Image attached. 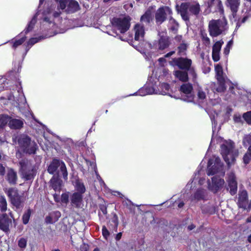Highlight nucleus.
Masks as SVG:
<instances>
[{
    "label": "nucleus",
    "mask_w": 251,
    "mask_h": 251,
    "mask_svg": "<svg viewBox=\"0 0 251 251\" xmlns=\"http://www.w3.org/2000/svg\"><path fill=\"white\" fill-rule=\"evenodd\" d=\"M69 0H55L59 3V7L62 10H64L66 7Z\"/></svg>",
    "instance_id": "de8ad7c7"
},
{
    "label": "nucleus",
    "mask_w": 251,
    "mask_h": 251,
    "mask_svg": "<svg viewBox=\"0 0 251 251\" xmlns=\"http://www.w3.org/2000/svg\"><path fill=\"white\" fill-rule=\"evenodd\" d=\"M201 11L200 5L199 3L192 4L189 2L188 11L192 15H198Z\"/></svg>",
    "instance_id": "a878e982"
},
{
    "label": "nucleus",
    "mask_w": 251,
    "mask_h": 251,
    "mask_svg": "<svg viewBox=\"0 0 251 251\" xmlns=\"http://www.w3.org/2000/svg\"><path fill=\"white\" fill-rule=\"evenodd\" d=\"M160 87L161 89V94L162 95H166L169 93L170 86L168 83L165 82L162 83L160 85Z\"/></svg>",
    "instance_id": "58836bf2"
},
{
    "label": "nucleus",
    "mask_w": 251,
    "mask_h": 251,
    "mask_svg": "<svg viewBox=\"0 0 251 251\" xmlns=\"http://www.w3.org/2000/svg\"><path fill=\"white\" fill-rule=\"evenodd\" d=\"M102 234L104 239H107L110 235V232L105 226L102 227Z\"/></svg>",
    "instance_id": "864d4df0"
},
{
    "label": "nucleus",
    "mask_w": 251,
    "mask_h": 251,
    "mask_svg": "<svg viewBox=\"0 0 251 251\" xmlns=\"http://www.w3.org/2000/svg\"><path fill=\"white\" fill-rule=\"evenodd\" d=\"M99 207L103 215H106L107 214V205L106 204V202L104 201H103V203L99 204Z\"/></svg>",
    "instance_id": "a18cd8bd"
},
{
    "label": "nucleus",
    "mask_w": 251,
    "mask_h": 251,
    "mask_svg": "<svg viewBox=\"0 0 251 251\" xmlns=\"http://www.w3.org/2000/svg\"><path fill=\"white\" fill-rule=\"evenodd\" d=\"M53 197L54 200L56 202H59V199L58 198V195L56 193L54 194L53 195Z\"/></svg>",
    "instance_id": "69168bd1"
},
{
    "label": "nucleus",
    "mask_w": 251,
    "mask_h": 251,
    "mask_svg": "<svg viewBox=\"0 0 251 251\" xmlns=\"http://www.w3.org/2000/svg\"><path fill=\"white\" fill-rule=\"evenodd\" d=\"M208 7L213 9L215 12H219L221 15L224 14V9L221 0H208Z\"/></svg>",
    "instance_id": "ddd939ff"
},
{
    "label": "nucleus",
    "mask_w": 251,
    "mask_h": 251,
    "mask_svg": "<svg viewBox=\"0 0 251 251\" xmlns=\"http://www.w3.org/2000/svg\"><path fill=\"white\" fill-rule=\"evenodd\" d=\"M171 23H173L174 25H172L170 27V30L173 31L175 33H176L178 30V24L177 22L175 20V22L173 21H170Z\"/></svg>",
    "instance_id": "5fc2aeb1"
},
{
    "label": "nucleus",
    "mask_w": 251,
    "mask_h": 251,
    "mask_svg": "<svg viewBox=\"0 0 251 251\" xmlns=\"http://www.w3.org/2000/svg\"><path fill=\"white\" fill-rule=\"evenodd\" d=\"M218 81V86L216 90L218 92H224L226 90V81L224 78H220L217 79Z\"/></svg>",
    "instance_id": "2f4dec72"
},
{
    "label": "nucleus",
    "mask_w": 251,
    "mask_h": 251,
    "mask_svg": "<svg viewBox=\"0 0 251 251\" xmlns=\"http://www.w3.org/2000/svg\"><path fill=\"white\" fill-rule=\"evenodd\" d=\"M239 197L237 204L239 208L245 210L247 209V205L248 202L247 191L243 190L239 193Z\"/></svg>",
    "instance_id": "2eb2a0df"
},
{
    "label": "nucleus",
    "mask_w": 251,
    "mask_h": 251,
    "mask_svg": "<svg viewBox=\"0 0 251 251\" xmlns=\"http://www.w3.org/2000/svg\"><path fill=\"white\" fill-rule=\"evenodd\" d=\"M140 20L142 22L145 23L146 24H149L152 20L151 13L150 11L146 12L141 16Z\"/></svg>",
    "instance_id": "e433bc0d"
},
{
    "label": "nucleus",
    "mask_w": 251,
    "mask_h": 251,
    "mask_svg": "<svg viewBox=\"0 0 251 251\" xmlns=\"http://www.w3.org/2000/svg\"><path fill=\"white\" fill-rule=\"evenodd\" d=\"M20 165L19 171L22 177L25 181L33 180L36 175V171L34 167L27 159H23L19 162Z\"/></svg>",
    "instance_id": "f03ea898"
},
{
    "label": "nucleus",
    "mask_w": 251,
    "mask_h": 251,
    "mask_svg": "<svg viewBox=\"0 0 251 251\" xmlns=\"http://www.w3.org/2000/svg\"><path fill=\"white\" fill-rule=\"evenodd\" d=\"M220 20H212L209 22L208 30L211 36L217 37L222 33L223 30L220 28Z\"/></svg>",
    "instance_id": "6e6552de"
},
{
    "label": "nucleus",
    "mask_w": 251,
    "mask_h": 251,
    "mask_svg": "<svg viewBox=\"0 0 251 251\" xmlns=\"http://www.w3.org/2000/svg\"><path fill=\"white\" fill-rule=\"evenodd\" d=\"M212 57L214 62H218L220 59V52L212 51Z\"/></svg>",
    "instance_id": "6e6d98bb"
},
{
    "label": "nucleus",
    "mask_w": 251,
    "mask_h": 251,
    "mask_svg": "<svg viewBox=\"0 0 251 251\" xmlns=\"http://www.w3.org/2000/svg\"><path fill=\"white\" fill-rule=\"evenodd\" d=\"M234 146L231 143L222 144L221 146V153L227 165L233 162L235 159L232 152Z\"/></svg>",
    "instance_id": "423d86ee"
},
{
    "label": "nucleus",
    "mask_w": 251,
    "mask_h": 251,
    "mask_svg": "<svg viewBox=\"0 0 251 251\" xmlns=\"http://www.w3.org/2000/svg\"><path fill=\"white\" fill-rule=\"evenodd\" d=\"M71 203L72 206L77 208L81 207L83 201V195L79 193L74 192L70 198Z\"/></svg>",
    "instance_id": "f3484780"
},
{
    "label": "nucleus",
    "mask_w": 251,
    "mask_h": 251,
    "mask_svg": "<svg viewBox=\"0 0 251 251\" xmlns=\"http://www.w3.org/2000/svg\"><path fill=\"white\" fill-rule=\"evenodd\" d=\"M12 226V220L6 213L0 215V230L8 234L10 233V226Z\"/></svg>",
    "instance_id": "0eeeda50"
},
{
    "label": "nucleus",
    "mask_w": 251,
    "mask_h": 251,
    "mask_svg": "<svg viewBox=\"0 0 251 251\" xmlns=\"http://www.w3.org/2000/svg\"><path fill=\"white\" fill-rule=\"evenodd\" d=\"M89 245L88 244L83 243L80 247V251H88Z\"/></svg>",
    "instance_id": "052dcab7"
},
{
    "label": "nucleus",
    "mask_w": 251,
    "mask_h": 251,
    "mask_svg": "<svg viewBox=\"0 0 251 251\" xmlns=\"http://www.w3.org/2000/svg\"><path fill=\"white\" fill-rule=\"evenodd\" d=\"M227 186L226 190H229V193L231 196L235 195L237 192V182L234 174L230 175L227 180Z\"/></svg>",
    "instance_id": "1a4fd4ad"
},
{
    "label": "nucleus",
    "mask_w": 251,
    "mask_h": 251,
    "mask_svg": "<svg viewBox=\"0 0 251 251\" xmlns=\"http://www.w3.org/2000/svg\"><path fill=\"white\" fill-rule=\"evenodd\" d=\"M134 39L136 41L142 40L145 34L144 26L140 24H136L134 26Z\"/></svg>",
    "instance_id": "aec40b11"
},
{
    "label": "nucleus",
    "mask_w": 251,
    "mask_h": 251,
    "mask_svg": "<svg viewBox=\"0 0 251 251\" xmlns=\"http://www.w3.org/2000/svg\"><path fill=\"white\" fill-rule=\"evenodd\" d=\"M223 167V165H220V166H219L216 164H214L211 167L208 169L207 175L208 176H213L215 174L220 172L222 170Z\"/></svg>",
    "instance_id": "bb28decb"
},
{
    "label": "nucleus",
    "mask_w": 251,
    "mask_h": 251,
    "mask_svg": "<svg viewBox=\"0 0 251 251\" xmlns=\"http://www.w3.org/2000/svg\"><path fill=\"white\" fill-rule=\"evenodd\" d=\"M130 20L131 18L128 16L123 18L114 17L111 23L113 26L119 30L121 33H125L130 26Z\"/></svg>",
    "instance_id": "39448f33"
},
{
    "label": "nucleus",
    "mask_w": 251,
    "mask_h": 251,
    "mask_svg": "<svg viewBox=\"0 0 251 251\" xmlns=\"http://www.w3.org/2000/svg\"><path fill=\"white\" fill-rule=\"evenodd\" d=\"M225 183L223 178L218 176H214L212 178V185L210 189L214 194H216L223 187Z\"/></svg>",
    "instance_id": "9d476101"
},
{
    "label": "nucleus",
    "mask_w": 251,
    "mask_h": 251,
    "mask_svg": "<svg viewBox=\"0 0 251 251\" xmlns=\"http://www.w3.org/2000/svg\"><path fill=\"white\" fill-rule=\"evenodd\" d=\"M60 170L62 174L63 178L65 180H67L68 179V172L66 165L63 161H62V164L60 167Z\"/></svg>",
    "instance_id": "ea45409f"
},
{
    "label": "nucleus",
    "mask_w": 251,
    "mask_h": 251,
    "mask_svg": "<svg viewBox=\"0 0 251 251\" xmlns=\"http://www.w3.org/2000/svg\"><path fill=\"white\" fill-rule=\"evenodd\" d=\"M198 97L199 99L204 100L206 98L205 93L202 90H199Z\"/></svg>",
    "instance_id": "bf43d9fd"
},
{
    "label": "nucleus",
    "mask_w": 251,
    "mask_h": 251,
    "mask_svg": "<svg viewBox=\"0 0 251 251\" xmlns=\"http://www.w3.org/2000/svg\"><path fill=\"white\" fill-rule=\"evenodd\" d=\"M80 9L79 5L77 1L74 0H69L67 5V11L74 13Z\"/></svg>",
    "instance_id": "5701e85b"
},
{
    "label": "nucleus",
    "mask_w": 251,
    "mask_h": 251,
    "mask_svg": "<svg viewBox=\"0 0 251 251\" xmlns=\"http://www.w3.org/2000/svg\"><path fill=\"white\" fill-rule=\"evenodd\" d=\"M7 209V203L5 197L3 195L0 196V211L4 212Z\"/></svg>",
    "instance_id": "473e14b6"
},
{
    "label": "nucleus",
    "mask_w": 251,
    "mask_h": 251,
    "mask_svg": "<svg viewBox=\"0 0 251 251\" xmlns=\"http://www.w3.org/2000/svg\"><path fill=\"white\" fill-rule=\"evenodd\" d=\"M113 217L111 218L107 226L110 230H114L117 232L119 225V220L117 215L113 212L112 213Z\"/></svg>",
    "instance_id": "4be33fe9"
},
{
    "label": "nucleus",
    "mask_w": 251,
    "mask_h": 251,
    "mask_svg": "<svg viewBox=\"0 0 251 251\" xmlns=\"http://www.w3.org/2000/svg\"><path fill=\"white\" fill-rule=\"evenodd\" d=\"M17 142L21 151L28 154H35L38 149L36 142L32 141L31 138L25 134H21L18 136Z\"/></svg>",
    "instance_id": "f257e3e1"
},
{
    "label": "nucleus",
    "mask_w": 251,
    "mask_h": 251,
    "mask_svg": "<svg viewBox=\"0 0 251 251\" xmlns=\"http://www.w3.org/2000/svg\"><path fill=\"white\" fill-rule=\"evenodd\" d=\"M186 71H188L190 75L192 76L193 80L196 79L197 75L194 67H192L191 66L188 69H187Z\"/></svg>",
    "instance_id": "09e8293b"
},
{
    "label": "nucleus",
    "mask_w": 251,
    "mask_h": 251,
    "mask_svg": "<svg viewBox=\"0 0 251 251\" xmlns=\"http://www.w3.org/2000/svg\"><path fill=\"white\" fill-rule=\"evenodd\" d=\"M170 44L169 37L161 36L158 41V49L163 50L167 48Z\"/></svg>",
    "instance_id": "b1692460"
},
{
    "label": "nucleus",
    "mask_w": 251,
    "mask_h": 251,
    "mask_svg": "<svg viewBox=\"0 0 251 251\" xmlns=\"http://www.w3.org/2000/svg\"><path fill=\"white\" fill-rule=\"evenodd\" d=\"M39 40L40 39L38 38H31L29 39V40L27 43V45H30L31 46L36 44V43L38 42Z\"/></svg>",
    "instance_id": "4d7b16f0"
},
{
    "label": "nucleus",
    "mask_w": 251,
    "mask_h": 251,
    "mask_svg": "<svg viewBox=\"0 0 251 251\" xmlns=\"http://www.w3.org/2000/svg\"><path fill=\"white\" fill-rule=\"evenodd\" d=\"M194 197L198 201L203 200L204 198V190L202 189H198L194 193Z\"/></svg>",
    "instance_id": "4c0bfd02"
},
{
    "label": "nucleus",
    "mask_w": 251,
    "mask_h": 251,
    "mask_svg": "<svg viewBox=\"0 0 251 251\" xmlns=\"http://www.w3.org/2000/svg\"><path fill=\"white\" fill-rule=\"evenodd\" d=\"M122 236V232H119L118 233H117L116 234V237H115L116 240V241H119L121 239Z\"/></svg>",
    "instance_id": "0e129e2a"
},
{
    "label": "nucleus",
    "mask_w": 251,
    "mask_h": 251,
    "mask_svg": "<svg viewBox=\"0 0 251 251\" xmlns=\"http://www.w3.org/2000/svg\"><path fill=\"white\" fill-rule=\"evenodd\" d=\"M11 117L6 114L0 115V128H4L8 124Z\"/></svg>",
    "instance_id": "c756f323"
},
{
    "label": "nucleus",
    "mask_w": 251,
    "mask_h": 251,
    "mask_svg": "<svg viewBox=\"0 0 251 251\" xmlns=\"http://www.w3.org/2000/svg\"><path fill=\"white\" fill-rule=\"evenodd\" d=\"M243 118L249 125H251V111L244 113Z\"/></svg>",
    "instance_id": "49530a36"
},
{
    "label": "nucleus",
    "mask_w": 251,
    "mask_h": 251,
    "mask_svg": "<svg viewBox=\"0 0 251 251\" xmlns=\"http://www.w3.org/2000/svg\"><path fill=\"white\" fill-rule=\"evenodd\" d=\"M176 76L181 81L186 82L188 81L189 77L188 72L186 71H176L175 72Z\"/></svg>",
    "instance_id": "393cba45"
},
{
    "label": "nucleus",
    "mask_w": 251,
    "mask_h": 251,
    "mask_svg": "<svg viewBox=\"0 0 251 251\" xmlns=\"http://www.w3.org/2000/svg\"><path fill=\"white\" fill-rule=\"evenodd\" d=\"M233 44V41L232 40H230L228 42L227 44L226 45V47L225 48L224 50V53L225 55H228L229 53L230 48L231 45Z\"/></svg>",
    "instance_id": "3c124183"
},
{
    "label": "nucleus",
    "mask_w": 251,
    "mask_h": 251,
    "mask_svg": "<svg viewBox=\"0 0 251 251\" xmlns=\"http://www.w3.org/2000/svg\"><path fill=\"white\" fill-rule=\"evenodd\" d=\"M6 174L5 167L2 164L0 163V177H3Z\"/></svg>",
    "instance_id": "13d9d810"
},
{
    "label": "nucleus",
    "mask_w": 251,
    "mask_h": 251,
    "mask_svg": "<svg viewBox=\"0 0 251 251\" xmlns=\"http://www.w3.org/2000/svg\"><path fill=\"white\" fill-rule=\"evenodd\" d=\"M189 2H183L180 6H176V10L182 17V19L185 21H189V16L188 15Z\"/></svg>",
    "instance_id": "4468645a"
},
{
    "label": "nucleus",
    "mask_w": 251,
    "mask_h": 251,
    "mask_svg": "<svg viewBox=\"0 0 251 251\" xmlns=\"http://www.w3.org/2000/svg\"><path fill=\"white\" fill-rule=\"evenodd\" d=\"M63 181L60 178L58 175H53L49 181L50 187L55 191L60 192L61 190Z\"/></svg>",
    "instance_id": "dca6fc26"
},
{
    "label": "nucleus",
    "mask_w": 251,
    "mask_h": 251,
    "mask_svg": "<svg viewBox=\"0 0 251 251\" xmlns=\"http://www.w3.org/2000/svg\"><path fill=\"white\" fill-rule=\"evenodd\" d=\"M187 48V44L184 43H181L177 47V54L179 56L186 55Z\"/></svg>",
    "instance_id": "7c9ffc66"
},
{
    "label": "nucleus",
    "mask_w": 251,
    "mask_h": 251,
    "mask_svg": "<svg viewBox=\"0 0 251 251\" xmlns=\"http://www.w3.org/2000/svg\"><path fill=\"white\" fill-rule=\"evenodd\" d=\"M18 175L17 172L12 168H8L5 179L10 185H15L18 181Z\"/></svg>",
    "instance_id": "f8f14e48"
},
{
    "label": "nucleus",
    "mask_w": 251,
    "mask_h": 251,
    "mask_svg": "<svg viewBox=\"0 0 251 251\" xmlns=\"http://www.w3.org/2000/svg\"><path fill=\"white\" fill-rule=\"evenodd\" d=\"M193 89V86L190 83H184L180 86L179 91L186 94H190Z\"/></svg>",
    "instance_id": "c85d7f7f"
},
{
    "label": "nucleus",
    "mask_w": 251,
    "mask_h": 251,
    "mask_svg": "<svg viewBox=\"0 0 251 251\" xmlns=\"http://www.w3.org/2000/svg\"><path fill=\"white\" fill-rule=\"evenodd\" d=\"M61 201L63 203L67 204L69 202V195L67 193H62L61 196Z\"/></svg>",
    "instance_id": "8fccbe9b"
},
{
    "label": "nucleus",
    "mask_w": 251,
    "mask_h": 251,
    "mask_svg": "<svg viewBox=\"0 0 251 251\" xmlns=\"http://www.w3.org/2000/svg\"><path fill=\"white\" fill-rule=\"evenodd\" d=\"M223 43L224 42L223 41H217L212 47V51L220 52Z\"/></svg>",
    "instance_id": "a19ab883"
},
{
    "label": "nucleus",
    "mask_w": 251,
    "mask_h": 251,
    "mask_svg": "<svg viewBox=\"0 0 251 251\" xmlns=\"http://www.w3.org/2000/svg\"><path fill=\"white\" fill-rule=\"evenodd\" d=\"M36 23V20L34 19H32L27 25V26L25 29V34H26L27 33L30 32L33 28L34 25Z\"/></svg>",
    "instance_id": "79ce46f5"
},
{
    "label": "nucleus",
    "mask_w": 251,
    "mask_h": 251,
    "mask_svg": "<svg viewBox=\"0 0 251 251\" xmlns=\"http://www.w3.org/2000/svg\"><path fill=\"white\" fill-rule=\"evenodd\" d=\"M75 189L76 191L75 193H79L83 195L86 191V188L84 183L79 179L75 180Z\"/></svg>",
    "instance_id": "cd10ccee"
},
{
    "label": "nucleus",
    "mask_w": 251,
    "mask_h": 251,
    "mask_svg": "<svg viewBox=\"0 0 251 251\" xmlns=\"http://www.w3.org/2000/svg\"><path fill=\"white\" fill-rule=\"evenodd\" d=\"M202 40L204 41L207 44L210 43V39L206 36H202Z\"/></svg>",
    "instance_id": "338daca9"
},
{
    "label": "nucleus",
    "mask_w": 251,
    "mask_h": 251,
    "mask_svg": "<svg viewBox=\"0 0 251 251\" xmlns=\"http://www.w3.org/2000/svg\"><path fill=\"white\" fill-rule=\"evenodd\" d=\"M243 162L245 164H248L251 161V144L249 147L247 152L243 157Z\"/></svg>",
    "instance_id": "72a5a7b5"
},
{
    "label": "nucleus",
    "mask_w": 251,
    "mask_h": 251,
    "mask_svg": "<svg viewBox=\"0 0 251 251\" xmlns=\"http://www.w3.org/2000/svg\"><path fill=\"white\" fill-rule=\"evenodd\" d=\"M62 161L59 159L53 158L48 167V172L51 175H54L59 167H60Z\"/></svg>",
    "instance_id": "a211bd4d"
},
{
    "label": "nucleus",
    "mask_w": 251,
    "mask_h": 251,
    "mask_svg": "<svg viewBox=\"0 0 251 251\" xmlns=\"http://www.w3.org/2000/svg\"><path fill=\"white\" fill-rule=\"evenodd\" d=\"M250 144L251 145V134H249L243 137V145L244 147H247Z\"/></svg>",
    "instance_id": "c03bdc74"
},
{
    "label": "nucleus",
    "mask_w": 251,
    "mask_h": 251,
    "mask_svg": "<svg viewBox=\"0 0 251 251\" xmlns=\"http://www.w3.org/2000/svg\"><path fill=\"white\" fill-rule=\"evenodd\" d=\"M226 6L229 7L233 16L234 17L238 10L240 5L239 0H226Z\"/></svg>",
    "instance_id": "6ab92c4d"
},
{
    "label": "nucleus",
    "mask_w": 251,
    "mask_h": 251,
    "mask_svg": "<svg viewBox=\"0 0 251 251\" xmlns=\"http://www.w3.org/2000/svg\"><path fill=\"white\" fill-rule=\"evenodd\" d=\"M45 222L47 224H52V218L50 216H47L45 218Z\"/></svg>",
    "instance_id": "680f3d73"
},
{
    "label": "nucleus",
    "mask_w": 251,
    "mask_h": 251,
    "mask_svg": "<svg viewBox=\"0 0 251 251\" xmlns=\"http://www.w3.org/2000/svg\"><path fill=\"white\" fill-rule=\"evenodd\" d=\"M8 126L12 129H20L24 126V120L12 119L11 117Z\"/></svg>",
    "instance_id": "412c9836"
},
{
    "label": "nucleus",
    "mask_w": 251,
    "mask_h": 251,
    "mask_svg": "<svg viewBox=\"0 0 251 251\" xmlns=\"http://www.w3.org/2000/svg\"><path fill=\"white\" fill-rule=\"evenodd\" d=\"M31 213L32 210L30 208H28L23 215L22 222L24 225H26L28 223Z\"/></svg>",
    "instance_id": "f704fd0d"
},
{
    "label": "nucleus",
    "mask_w": 251,
    "mask_h": 251,
    "mask_svg": "<svg viewBox=\"0 0 251 251\" xmlns=\"http://www.w3.org/2000/svg\"><path fill=\"white\" fill-rule=\"evenodd\" d=\"M214 164H216L219 166H220V165H223V164L221 162L220 158L219 157H217L215 159Z\"/></svg>",
    "instance_id": "e2e57ef3"
},
{
    "label": "nucleus",
    "mask_w": 251,
    "mask_h": 251,
    "mask_svg": "<svg viewBox=\"0 0 251 251\" xmlns=\"http://www.w3.org/2000/svg\"><path fill=\"white\" fill-rule=\"evenodd\" d=\"M215 70L217 79L224 78L223 76V70L221 65L217 64L215 67Z\"/></svg>",
    "instance_id": "c9c22d12"
},
{
    "label": "nucleus",
    "mask_w": 251,
    "mask_h": 251,
    "mask_svg": "<svg viewBox=\"0 0 251 251\" xmlns=\"http://www.w3.org/2000/svg\"><path fill=\"white\" fill-rule=\"evenodd\" d=\"M27 241L24 238H20L18 241V246L21 248H25L26 246Z\"/></svg>",
    "instance_id": "603ef678"
},
{
    "label": "nucleus",
    "mask_w": 251,
    "mask_h": 251,
    "mask_svg": "<svg viewBox=\"0 0 251 251\" xmlns=\"http://www.w3.org/2000/svg\"><path fill=\"white\" fill-rule=\"evenodd\" d=\"M173 12L168 6H161L159 7L155 13V20L156 25H160L164 22L169 16V21L175 22V20L172 17Z\"/></svg>",
    "instance_id": "7ed1b4c3"
},
{
    "label": "nucleus",
    "mask_w": 251,
    "mask_h": 251,
    "mask_svg": "<svg viewBox=\"0 0 251 251\" xmlns=\"http://www.w3.org/2000/svg\"><path fill=\"white\" fill-rule=\"evenodd\" d=\"M195 227H196V226L194 224H192L188 226L187 228H188V230L189 231H190V230H192V229H194Z\"/></svg>",
    "instance_id": "774afa93"
},
{
    "label": "nucleus",
    "mask_w": 251,
    "mask_h": 251,
    "mask_svg": "<svg viewBox=\"0 0 251 251\" xmlns=\"http://www.w3.org/2000/svg\"><path fill=\"white\" fill-rule=\"evenodd\" d=\"M26 39V37L24 36L18 40H16L15 41L12 42V48L14 49H16L18 46L21 45Z\"/></svg>",
    "instance_id": "37998d69"
},
{
    "label": "nucleus",
    "mask_w": 251,
    "mask_h": 251,
    "mask_svg": "<svg viewBox=\"0 0 251 251\" xmlns=\"http://www.w3.org/2000/svg\"><path fill=\"white\" fill-rule=\"evenodd\" d=\"M174 62L180 69L185 71L188 69L192 64L191 59L183 57L175 58Z\"/></svg>",
    "instance_id": "9b49d317"
},
{
    "label": "nucleus",
    "mask_w": 251,
    "mask_h": 251,
    "mask_svg": "<svg viewBox=\"0 0 251 251\" xmlns=\"http://www.w3.org/2000/svg\"><path fill=\"white\" fill-rule=\"evenodd\" d=\"M5 192L10 199L11 203L16 208L19 209L23 206L24 198L23 196L19 194L17 189L11 187Z\"/></svg>",
    "instance_id": "20e7f679"
}]
</instances>
